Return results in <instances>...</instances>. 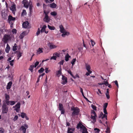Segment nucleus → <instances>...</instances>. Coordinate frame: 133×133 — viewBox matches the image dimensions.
Wrapping results in <instances>:
<instances>
[{"label":"nucleus","instance_id":"1","mask_svg":"<svg viewBox=\"0 0 133 133\" xmlns=\"http://www.w3.org/2000/svg\"><path fill=\"white\" fill-rule=\"evenodd\" d=\"M71 111H72L71 115L72 116H75L78 115L79 111V109L77 107H72L71 108Z\"/></svg>","mask_w":133,"mask_h":133},{"label":"nucleus","instance_id":"2","mask_svg":"<svg viewBox=\"0 0 133 133\" xmlns=\"http://www.w3.org/2000/svg\"><path fill=\"white\" fill-rule=\"evenodd\" d=\"M59 27L60 29V31L61 33H63V34H62L61 35L62 37H64L65 35L68 36L69 34V32L66 31L62 25H60L59 26Z\"/></svg>","mask_w":133,"mask_h":133},{"label":"nucleus","instance_id":"3","mask_svg":"<svg viewBox=\"0 0 133 133\" xmlns=\"http://www.w3.org/2000/svg\"><path fill=\"white\" fill-rule=\"evenodd\" d=\"M2 113L3 114H6L8 111V108L7 105L5 103H4L2 106Z\"/></svg>","mask_w":133,"mask_h":133},{"label":"nucleus","instance_id":"4","mask_svg":"<svg viewBox=\"0 0 133 133\" xmlns=\"http://www.w3.org/2000/svg\"><path fill=\"white\" fill-rule=\"evenodd\" d=\"M85 67L87 70L88 71V72H86L85 74V75L87 76L90 75V74L92 73V71L90 70L91 67L90 65L88 64L85 63Z\"/></svg>","mask_w":133,"mask_h":133},{"label":"nucleus","instance_id":"5","mask_svg":"<svg viewBox=\"0 0 133 133\" xmlns=\"http://www.w3.org/2000/svg\"><path fill=\"white\" fill-rule=\"evenodd\" d=\"M91 118L94 122L96 121V118L97 116L94 110H91Z\"/></svg>","mask_w":133,"mask_h":133},{"label":"nucleus","instance_id":"6","mask_svg":"<svg viewBox=\"0 0 133 133\" xmlns=\"http://www.w3.org/2000/svg\"><path fill=\"white\" fill-rule=\"evenodd\" d=\"M11 39V38L10 35H5L4 36L2 41L4 43H6L8 41L10 40Z\"/></svg>","mask_w":133,"mask_h":133},{"label":"nucleus","instance_id":"7","mask_svg":"<svg viewBox=\"0 0 133 133\" xmlns=\"http://www.w3.org/2000/svg\"><path fill=\"white\" fill-rule=\"evenodd\" d=\"M77 128L79 129V130L82 133H83V125L81 123L79 122L77 124Z\"/></svg>","mask_w":133,"mask_h":133},{"label":"nucleus","instance_id":"8","mask_svg":"<svg viewBox=\"0 0 133 133\" xmlns=\"http://www.w3.org/2000/svg\"><path fill=\"white\" fill-rule=\"evenodd\" d=\"M59 110L61 111L62 114H64L65 113V110L63 108V106L62 104L59 103Z\"/></svg>","mask_w":133,"mask_h":133},{"label":"nucleus","instance_id":"9","mask_svg":"<svg viewBox=\"0 0 133 133\" xmlns=\"http://www.w3.org/2000/svg\"><path fill=\"white\" fill-rule=\"evenodd\" d=\"M15 20V18L13 17L11 15H9L8 16V21L9 23L11 25L13 24V23L11 22L12 21H14Z\"/></svg>","mask_w":133,"mask_h":133},{"label":"nucleus","instance_id":"10","mask_svg":"<svg viewBox=\"0 0 133 133\" xmlns=\"http://www.w3.org/2000/svg\"><path fill=\"white\" fill-rule=\"evenodd\" d=\"M62 83L63 84H65L67 82V78L65 76H64L63 75H62Z\"/></svg>","mask_w":133,"mask_h":133},{"label":"nucleus","instance_id":"11","mask_svg":"<svg viewBox=\"0 0 133 133\" xmlns=\"http://www.w3.org/2000/svg\"><path fill=\"white\" fill-rule=\"evenodd\" d=\"M1 15L2 17L4 19H5L6 18L7 16V15L6 13L5 12L4 10H2L1 12Z\"/></svg>","mask_w":133,"mask_h":133},{"label":"nucleus","instance_id":"12","mask_svg":"<svg viewBox=\"0 0 133 133\" xmlns=\"http://www.w3.org/2000/svg\"><path fill=\"white\" fill-rule=\"evenodd\" d=\"M10 9L12 12V13L14 14H15L16 11V5L15 4H13L10 8Z\"/></svg>","mask_w":133,"mask_h":133},{"label":"nucleus","instance_id":"13","mask_svg":"<svg viewBox=\"0 0 133 133\" xmlns=\"http://www.w3.org/2000/svg\"><path fill=\"white\" fill-rule=\"evenodd\" d=\"M28 32L26 31H24L21 33L19 36V37L21 39H22L25 36L27 35L28 34Z\"/></svg>","mask_w":133,"mask_h":133},{"label":"nucleus","instance_id":"14","mask_svg":"<svg viewBox=\"0 0 133 133\" xmlns=\"http://www.w3.org/2000/svg\"><path fill=\"white\" fill-rule=\"evenodd\" d=\"M22 3L24 5V6L28 8L29 6L28 1L27 0H23L22 2Z\"/></svg>","mask_w":133,"mask_h":133},{"label":"nucleus","instance_id":"15","mask_svg":"<svg viewBox=\"0 0 133 133\" xmlns=\"http://www.w3.org/2000/svg\"><path fill=\"white\" fill-rule=\"evenodd\" d=\"M43 21L47 23L49 22L50 21V18L49 17L48 15H45L44 18L43 19Z\"/></svg>","mask_w":133,"mask_h":133},{"label":"nucleus","instance_id":"16","mask_svg":"<svg viewBox=\"0 0 133 133\" xmlns=\"http://www.w3.org/2000/svg\"><path fill=\"white\" fill-rule=\"evenodd\" d=\"M48 45L50 49L56 48L57 47L56 46L53 45L52 43H50L48 44Z\"/></svg>","mask_w":133,"mask_h":133},{"label":"nucleus","instance_id":"17","mask_svg":"<svg viewBox=\"0 0 133 133\" xmlns=\"http://www.w3.org/2000/svg\"><path fill=\"white\" fill-rule=\"evenodd\" d=\"M29 25V23L28 21H26L23 23L22 26L23 28H27Z\"/></svg>","mask_w":133,"mask_h":133},{"label":"nucleus","instance_id":"18","mask_svg":"<svg viewBox=\"0 0 133 133\" xmlns=\"http://www.w3.org/2000/svg\"><path fill=\"white\" fill-rule=\"evenodd\" d=\"M75 129L73 128L69 127L67 131L68 133H73L75 131Z\"/></svg>","mask_w":133,"mask_h":133},{"label":"nucleus","instance_id":"19","mask_svg":"<svg viewBox=\"0 0 133 133\" xmlns=\"http://www.w3.org/2000/svg\"><path fill=\"white\" fill-rule=\"evenodd\" d=\"M15 102L13 101H8L7 102L5 103L7 105H13L15 104Z\"/></svg>","mask_w":133,"mask_h":133},{"label":"nucleus","instance_id":"20","mask_svg":"<svg viewBox=\"0 0 133 133\" xmlns=\"http://www.w3.org/2000/svg\"><path fill=\"white\" fill-rule=\"evenodd\" d=\"M5 103L9 101L10 99V96L9 95H8L7 94H5Z\"/></svg>","mask_w":133,"mask_h":133},{"label":"nucleus","instance_id":"21","mask_svg":"<svg viewBox=\"0 0 133 133\" xmlns=\"http://www.w3.org/2000/svg\"><path fill=\"white\" fill-rule=\"evenodd\" d=\"M21 116L23 118H24L25 117L26 120H28L29 119V118L26 116V114L24 113H21Z\"/></svg>","mask_w":133,"mask_h":133},{"label":"nucleus","instance_id":"22","mask_svg":"<svg viewBox=\"0 0 133 133\" xmlns=\"http://www.w3.org/2000/svg\"><path fill=\"white\" fill-rule=\"evenodd\" d=\"M105 123L107 126L105 132L106 133H110V128L108 125L107 122V121Z\"/></svg>","mask_w":133,"mask_h":133},{"label":"nucleus","instance_id":"23","mask_svg":"<svg viewBox=\"0 0 133 133\" xmlns=\"http://www.w3.org/2000/svg\"><path fill=\"white\" fill-rule=\"evenodd\" d=\"M60 70L58 71H57L56 72V75L58 77H59L61 75V66H60Z\"/></svg>","mask_w":133,"mask_h":133},{"label":"nucleus","instance_id":"24","mask_svg":"<svg viewBox=\"0 0 133 133\" xmlns=\"http://www.w3.org/2000/svg\"><path fill=\"white\" fill-rule=\"evenodd\" d=\"M12 82H9L8 84V85L6 87L7 89H10L11 88V86L12 85Z\"/></svg>","mask_w":133,"mask_h":133},{"label":"nucleus","instance_id":"25","mask_svg":"<svg viewBox=\"0 0 133 133\" xmlns=\"http://www.w3.org/2000/svg\"><path fill=\"white\" fill-rule=\"evenodd\" d=\"M48 6H49L52 8H55L56 6V5L54 3H52V4H49Z\"/></svg>","mask_w":133,"mask_h":133},{"label":"nucleus","instance_id":"26","mask_svg":"<svg viewBox=\"0 0 133 133\" xmlns=\"http://www.w3.org/2000/svg\"><path fill=\"white\" fill-rule=\"evenodd\" d=\"M71 57L70 56H69L68 54H67L65 56V60L66 61H68L69 60V58Z\"/></svg>","mask_w":133,"mask_h":133},{"label":"nucleus","instance_id":"27","mask_svg":"<svg viewBox=\"0 0 133 133\" xmlns=\"http://www.w3.org/2000/svg\"><path fill=\"white\" fill-rule=\"evenodd\" d=\"M10 49V47L8 44H7L6 47L5 49V51L6 53H8Z\"/></svg>","mask_w":133,"mask_h":133},{"label":"nucleus","instance_id":"28","mask_svg":"<svg viewBox=\"0 0 133 133\" xmlns=\"http://www.w3.org/2000/svg\"><path fill=\"white\" fill-rule=\"evenodd\" d=\"M21 129L23 131V133H25L26 132V128L24 126H22L21 127Z\"/></svg>","mask_w":133,"mask_h":133},{"label":"nucleus","instance_id":"29","mask_svg":"<svg viewBox=\"0 0 133 133\" xmlns=\"http://www.w3.org/2000/svg\"><path fill=\"white\" fill-rule=\"evenodd\" d=\"M46 27V25H44L42 27L41 30V32L42 33L45 31V28Z\"/></svg>","mask_w":133,"mask_h":133},{"label":"nucleus","instance_id":"30","mask_svg":"<svg viewBox=\"0 0 133 133\" xmlns=\"http://www.w3.org/2000/svg\"><path fill=\"white\" fill-rule=\"evenodd\" d=\"M15 107L17 108L20 109V102H18L17 104L14 107Z\"/></svg>","mask_w":133,"mask_h":133},{"label":"nucleus","instance_id":"31","mask_svg":"<svg viewBox=\"0 0 133 133\" xmlns=\"http://www.w3.org/2000/svg\"><path fill=\"white\" fill-rule=\"evenodd\" d=\"M43 51L40 48H39L37 50V54H39L41 53H42Z\"/></svg>","mask_w":133,"mask_h":133},{"label":"nucleus","instance_id":"32","mask_svg":"<svg viewBox=\"0 0 133 133\" xmlns=\"http://www.w3.org/2000/svg\"><path fill=\"white\" fill-rule=\"evenodd\" d=\"M48 28L50 30H54L55 29V28L53 26H50L49 25H48Z\"/></svg>","mask_w":133,"mask_h":133},{"label":"nucleus","instance_id":"33","mask_svg":"<svg viewBox=\"0 0 133 133\" xmlns=\"http://www.w3.org/2000/svg\"><path fill=\"white\" fill-rule=\"evenodd\" d=\"M34 67V65H32L30 66V67L29 69V70H30L31 72H33V69Z\"/></svg>","mask_w":133,"mask_h":133},{"label":"nucleus","instance_id":"34","mask_svg":"<svg viewBox=\"0 0 133 133\" xmlns=\"http://www.w3.org/2000/svg\"><path fill=\"white\" fill-rule=\"evenodd\" d=\"M94 130L95 131V133H99L100 132V130L98 128H95L94 129Z\"/></svg>","mask_w":133,"mask_h":133},{"label":"nucleus","instance_id":"35","mask_svg":"<svg viewBox=\"0 0 133 133\" xmlns=\"http://www.w3.org/2000/svg\"><path fill=\"white\" fill-rule=\"evenodd\" d=\"M76 58L73 59L71 62V63L72 64V66H73L75 64V63L76 61Z\"/></svg>","mask_w":133,"mask_h":133},{"label":"nucleus","instance_id":"36","mask_svg":"<svg viewBox=\"0 0 133 133\" xmlns=\"http://www.w3.org/2000/svg\"><path fill=\"white\" fill-rule=\"evenodd\" d=\"M60 55V54L59 52H55L53 54V55H55L57 57H59Z\"/></svg>","mask_w":133,"mask_h":133},{"label":"nucleus","instance_id":"37","mask_svg":"<svg viewBox=\"0 0 133 133\" xmlns=\"http://www.w3.org/2000/svg\"><path fill=\"white\" fill-rule=\"evenodd\" d=\"M26 10H23L22 12L21 13V15L22 16H24L25 15H26Z\"/></svg>","mask_w":133,"mask_h":133},{"label":"nucleus","instance_id":"38","mask_svg":"<svg viewBox=\"0 0 133 133\" xmlns=\"http://www.w3.org/2000/svg\"><path fill=\"white\" fill-rule=\"evenodd\" d=\"M44 70V69L43 68H41V69L38 70V72L40 73H42L43 72Z\"/></svg>","mask_w":133,"mask_h":133},{"label":"nucleus","instance_id":"39","mask_svg":"<svg viewBox=\"0 0 133 133\" xmlns=\"http://www.w3.org/2000/svg\"><path fill=\"white\" fill-rule=\"evenodd\" d=\"M57 58V57L55 55H53V56L51 57L50 58V60L54 59L56 60Z\"/></svg>","mask_w":133,"mask_h":133},{"label":"nucleus","instance_id":"40","mask_svg":"<svg viewBox=\"0 0 133 133\" xmlns=\"http://www.w3.org/2000/svg\"><path fill=\"white\" fill-rule=\"evenodd\" d=\"M14 60H12V61H9V63H10V64L11 66H13L14 64L13 63H14Z\"/></svg>","mask_w":133,"mask_h":133},{"label":"nucleus","instance_id":"41","mask_svg":"<svg viewBox=\"0 0 133 133\" xmlns=\"http://www.w3.org/2000/svg\"><path fill=\"white\" fill-rule=\"evenodd\" d=\"M50 14L51 15L53 16H56L57 14L56 12L55 11L51 12Z\"/></svg>","mask_w":133,"mask_h":133},{"label":"nucleus","instance_id":"42","mask_svg":"<svg viewBox=\"0 0 133 133\" xmlns=\"http://www.w3.org/2000/svg\"><path fill=\"white\" fill-rule=\"evenodd\" d=\"M84 133H88L87 131V129L84 126Z\"/></svg>","mask_w":133,"mask_h":133},{"label":"nucleus","instance_id":"43","mask_svg":"<svg viewBox=\"0 0 133 133\" xmlns=\"http://www.w3.org/2000/svg\"><path fill=\"white\" fill-rule=\"evenodd\" d=\"M16 52H18V53L17 54V57H21L22 56V53H21L19 51H16Z\"/></svg>","mask_w":133,"mask_h":133},{"label":"nucleus","instance_id":"44","mask_svg":"<svg viewBox=\"0 0 133 133\" xmlns=\"http://www.w3.org/2000/svg\"><path fill=\"white\" fill-rule=\"evenodd\" d=\"M67 72L69 73L73 78H75V77L72 74L71 71L70 70H68L67 71Z\"/></svg>","mask_w":133,"mask_h":133},{"label":"nucleus","instance_id":"45","mask_svg":"<svg viewBox=\"0 0 133 133\" xmlns=\"http://www.w3.org/2000/svg\"><path fill=\"white\" fill-rule=\"evenodd\" d=\"M91 107L92 108L95 110H97V107H96L93 105H91Z\"/></svg>","mask_w":133,"mask_h":133},{"label":"nucleus","instance_id":"46","mask_svg":"<svg viewBox=\"0 0 133 133\" xmlns=\"http://www.w3.org/2000/svg\"><path fill=\"white\" fill-rule=\"evenodd\" d=\"M108 105V103H105L104 104L103 106V109H106V108L107 107V105Z\"/></svg>","mask_w":133,"mask_h":133},{"label":"nucleus","instance_id":"47","mask_svg":"<svg viewBox=\"0 0 133 133\" xmlns=\"http://www.w3.org/2000/svg\"><path fill=\"white\" fill-rule=\"evenodd\" d=\"M78 50L79 51V52L80 51L82 53L83 51V47H79L78 48Z\"/></svg>","mask_w":133,"mask_h":133},{"label":"nucleus","instance_id":"48","mask_svg":"<svg viewBox=\"0 0 133 133\" xmlns=\"http://www.w3.org/2000/svg\"><path fill=\"white\" fill-rule=\"evenodd\" d=\"M32 6L31 5H30V6H29L30 12V13H31L32 12Z\"/></svg>","mask_w":133,"mask_h":133},{"label":"nucleus","instance_id":"49","mask_svg":"<svg viewBox=\"0 0 133 133\" xmlns=\"http://www.w3.org/2000/svg\"><path fill=\"white\" fill-rule=\"evenodd\" d=\"M4 132V130L2 128H0V133H3Z\"/></svg>","mask_w":133,"mask_h":133},{"label":"nucleus","instance_id":"50","mask_svg":"<svg viewBox=\"0 0 133 133\" xmlns=\"http://www.w3.org/2000/svg\"><path fill=\"white\" fill-rule=\"evenodd\" d=\"M12 32L13 34H16L17 33V31L16 29H13L12 31Z\"/></svg>","mask_w":133,"mask_h":133},{"label":"nucleus","instance_id":"51","mask_svg":"<svg viewBox=\"0 0 133 133\" xmlns=\"http://www.w3.org/2000/svg\"><path fill=\"white\" fill-rule=\"evenodd\" d=\"M105 95H106L108 99H109L110 98V96L109 95V92H106L105 93Z\"/></svg>","mask_w":133,"mask_h":133},{"label":"nucleus","instance_id":"52","mask_svg":"<svg viewBox=\"0 0 133 133\" xmlns=\"http://www.w3.org/2000/svg\"><path fill=\"white\" fill-rule=\"evenodd\" d=\"M106 114H103V115L102 116V118L103 119V118H105L106 120H107V115H106Z\"/></svg>","mask_w":133,"mask_h":133},{"label":"nucleus","instance_id":"53","mask_svg":"<svg viewBox=\"0 0 133 133\" xmlns=\"http://www.w3.org/2000/svg\"><path fill=\"white\" fill-rule=\"evenodd\" d=\"M64 62V60H62L59 62V64L60 65H63Z\"/></svg>","mask_w":133,"mask_h":133},{"label":"nucleus","instance_id":"54","mask_svg":"<svg viewBox=\"0 0 133 133\" xmlns=\"http://www.w3.org/2000/svg\"><path fill=\"white\" fill-rule=\"evenodd\" d=\"M17 46H13V49H12L14 51H15L17 50Z\"/></svg>","mask_w":133,"mask_h":133},{"label":"nucleus","instance_id":"55","mask_svg":"<svg viewBox=\"0 0 133 133\" xmlns=\"http://www.w3.org/2000/svg\"><path fill=\"white\" fill-rule=\"evenodd\" d=\"M39 62L38 61L36 62L35 64L34 67L35 68L39 64Z\"/></svg>","mask_w":133,"mask_h":133},{"label":"nucleus","instance_id":"56","mask_svg":"<svg viewBox=\"0 0 133 133\" xmlns=\"http://www.w3.org/2000/svg\"><path fill=\"white\" fill-rule=\"evenodd\" d=\"M48 68H46L45 69V72L46 73H48L49 72H50V70H48Z\"/></svg>","mask_w":133,"mask_h":133},{"label":"nucleus","instance_id":"57","mask_svg":"<svg viewBox=\"0 0 133 133\" xmlns=\"http://www.w3.org/2000/svg\"><path fill=\"white\" fill-rule=\"evenodd\" d=\"M103 115V112H101L99 115V116H98V118H101V117H102V116Z\"/></svg>","mask_w":133,"mask_h":133},{"label":"nucleus","instance_id":"58","mask_svg":"<svg viewBox=\"0 0 133 133\" xmlns=\"http://www.w3.org/2000/svg\"><path fill=\"white\" fill-rule=\"evenodd\" d=\"M91 45L92 46H93L95 44V42L92 40H91Z\"/></svg>","mask_w":133,"mask_h":133},{"label":"nucleus","instance_id":"59","mask_svg":"<svg viewBox=\"0 0 133 133\" xmlns=\"http://www.w3.org/2000/svg\"><path fill=\"white\" fill-rule=\"evenodd\" d=\"M89 52H90L91 53H93V52H95V50L94 49H91L89 51Z\"/></svg>","mask_w":133,"mask_h":133},{"label":"nucleus","instance_id":"60","mask_svg":"<svg viewBox=\"0 0 133 133\" xmlns=\"http://www.w3.org/2000/svg\"><path fill=\"white\" fill-rule=\"evenodd\" d=\"M18 118V116L17 115H16L15 116L14 118L13 119V120H14V121H15L16 120H17V119Z\"/></svg>","mask_w":133,"mask_h":133},{"label":"nucleus","instance_id":"61","mask_svg":"<svg viewBox=\"0 0 133 133\" xmlns=\"http://www.w3.org/2000/svg\"><path fill=\"white\" fill-rule=\"evenodd\" d=\"M115 84L116 85V86L118 88V82L116 80L115 82Z\"/></svg>","mask_w":133,"mask_h":133},{"label":"nucleus","instance_id":"62","mask_svg":"<svg viewBox=\"0 0 133 133\" xmlns=\"http://www.w3.org/2000/svg\"><path fill=\"white\" fill-rule=\"evenodd\" d=\"M103 112H104L105 114H107L108 113H107V111L106 109H103Z\"/></svg>","mask_w":133,"mask_h":133},{"label":"nucleus","instance_id":"63","mask_svg":"<svg viewBox=\"0 0 133 133\" xmlns=\"http://www.w3.org/2000/svg\"><path fill=\"white\" fill-rule=\"evenodd\" d=\"M80 91L82 93V95L83 96V89L81 87H80Z\"/></svg>","mask_w":133,"mask_h":133},{"label":"nucleus","instance_id":"64","mask_svg":"<svg viewBox=\"0 0 133 133\" xmlns=\"http://www.w3.org/2000/svg\"><path fill=\"white\" fill-rule=\"evenodd\" d=\"M104 84L106 86H108V85L109 84L107 81L105 82Z\"/></svg>","mask_w":133,"mask_h":133}]
</instances>
